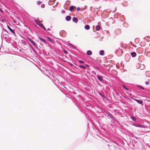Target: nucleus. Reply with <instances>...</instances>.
I'll list each match as a JSON object with an SVG mask.
<instances>
[{
  "instance_id": "nucleus-30",
  "label": "nucleus",
  "mask_w": 150,
  "mask_h": 150,
  "mask_svg": "<svg viewBox=\"0 0 150 150\" xmlns=\"http://www.w3.org/2000/svg\"><path fill=\"white\" fill-rule=\"evenodd\" d=\"M86 66L87 67L89 66L88 65H86Z\"/></svg>"
},
{
  "instance_id": "nucleus-18",
  "label": "nucleus",
  "mask_w": 150,
  "mask_h": 150,
  "mask_svg": "<svg viewBox=\"0 0 150 150\" xmlns=\"http://www.w3.org/2000/svg\"><path fill=\"white\" fill-rule=\"evenodd\" d=\"M132 119L134 121H136V119L134 116H132Z\"/></svg>"
},
{
  "instance_id": "nucleus-11",
  "label": "nucleus",
  "mask_w": 150,
  "mask_h": 150,
  "mask_svg": "<svg viewBox=\"0 0 150 150\" xmlns=\"http://www.w3.org/2000/svg\"><path fill=\"white\" fill-rule=\"evenodd\" d=\"M84 28L86 30H89L90 28V26L88 25H86L84 26Z\"/></svg>"
},
{
  "instance_id": "nucleus-20",
  "label": "nucleus",
  "mask_w": 150,
  "mask_h": 150,
  "mask_svg": "<svg viewBox=\"0 0 150 150\" xmlns=\"http://www.w3.org/2000/svg\"><path fill=\"white\" fill-rule=\"evenodd\" d=\"M123 87H124V88L125 89H126V90H128H128H129L126 87H125V86H124L123 85Z\"/></svg>"
},
{
  "instance_id": "nucleus-17",
  "label": "nucleus",
  "mask_w": 150,
  "mask_h": 150,
  "mask_svg": "<svg viewBox=\"0 0 150 150\" xmlns=\"http://www.w3.org/2000/svg\"><path fill=\"white\" fill-rule=\"evenodd\" d=\"M104 53V51L103 50H101L100 52V54L101 55H103Z\"/></svg>"
},
{
  "instance_id": "nucleus-13",
  "label": "nucleus",
  "mask_w": 150,
  "mask_h": 150,
  "mask_svg": "<svg viewBox=\"0 0 150 150\" xmlns=\"http://www.w3.org/2000/svg\"><path fill=\"white\" fill-rule=\"evenodd\" d=\"M87 54L88 55H90L92 54V52L90 50H88L87 51Z\"/></svg>"
},
{
  "instance_id": "nucleus-16",
  "label": "nucleus",
  "mask_w": 150,
  "mask_h": 150,
  "mask_svg": "<svg viewBox=\"0 0 150 150\" xmlns=\"http://www.w3.org/2000/svg\"><path fill=\"white\" fill-rule=\"evenodd\" d=\"M96 28L97 30L98 31L100 29V27L99 25H97L96 26Z\"/></svg>"
},
{
  "instance_id": "nucleus-3",
  "label": "nucleus",
  "mask_w": 150,
  "mask_h": 150,
  "mask_svg": "<svg viewBox=\"0 0 150 150\" xmlns=\"http://www.w3.org/2000/svg\"><path fill=\"white\" fill-rule=\"evenodd\" d=\"M47 40L52 44H54V41L52 39L49 37H47Z\"/></svg>"
},
{
  "instance_id": "nucleus-1",
  "label": "nucleus",
  "mask_w": 150,
  "mask_h": 150,
  "mask_svg": "<svg viewBox=\"0 0 150 150\" xmlns=\"http://www.w3.org/2000/svg\"><path fill=\"white\" fill-rule=\"evenodd\" d=\"M35 23L38 25H39L40 27L42 28L45 30H46V29L44 27L43 25L41 23V22L39 21L37 19L35 20Z\"/></svg>"
},
{
  "instance_id": "nucleus-4",
  "label": "nucleus",
  "mask_w": 150,
  "mask_h": 150,
  "mask_svg": "<svg viewBox=\"0 0 150 150\" xmlns=\"http://www.w3.org/2000/svg\"><path fill=\"white\" fill-rule=\"evenodd\" d=\"M7 27L8 28V29H9V30L11 33L15 34V33L14 30H13L12 29H11V28L9 26H8V25H7Z\"/></svg>"
},
{
  "instance_id": "nucleus-10",
  "label": "nucleus",
  "mask_w": 150,
  "mask_h": 150,
  "mask_svg": "<svg viewBox=\"0 0 150 150\" xmlns=\"http://www.w3.org/2000/svg\"><path fill=\"white\" fill-rule=\"evenodd\" d=\"M132 56L133 57H134L136 56V53L135 52H133L131 53Z\"/></svg>"
},
{
  "instance_id": "nucleus-25",
  "label": "nucleus",
  "mask_w": 150,
  "mask_h": 150,
  "mask_svg": "<svg viewBox=\"0 0 150 150\" xmlns=\"http://www.w3.org/2000/svg\"><path fill=\"white\" fill-rule=\"evenodd\" d=\"M145 84L146 85H149V83L148 81H146L145 82Z\"/></svg>"
},
{
  "instance_id": "nucleus-22",
  "label": "nucleus",
  "mask_w": 150,
  "mask_h": 150,
  "mask_svg": "<svg viewBox=\"0 0 150 150\" xmlns=\"http://www.w3.org/2000/svg\"><path fill=\"white\" fill-rule=\"evenodd\" d=\"M79 62L81 63V64H83L84 63V62H83V61H81V60H79Z\"/></svg>"
},
{
  "instance_id": "nucleus-24",
  "label": "nucleus",
  "mask_w": 150,
  "mask_h": 150,
  "mask_svg": "<svg viewBox=\"0 0 150 150\" xmlns=\"http://www.w3.org/2000/svg\"><path fill=\"white\" fill-rule=\"evenodd\" d=\"M45 6V5H44V4H42L41 5V7H42V8H44Z\"/></svg>"
},
{
  "instance_id": "nucleus-26",
  "label": "nucleus",
  "mask_w": 150,
  "mask_h": 150,
  "mask_svg": "<svg viewBox=\"0 0 150 150\" xmlns=\"http://www.w3.org/2000/svg\"><path fill=\"white\" fill-rule=\"evenodd\" d=\"M80 8L79 7H78L77 8V10L78 11H79L80 10Z\"/></svg>"
},
{
  "instance_id": "nucleus-6",
  "label": "nucleus",
  "mask_w": 150,
  "mask_h": 150,
  "mask_svg": "<svg viewBox=\"0 0 150 150\" xmlns=\"http://www.w3.org/2000/svg\"><path fill=\"white\" fill-rule=\"evenodd\" d=\"M65 19L67 21H69L71 20V17L69 16H68L66 17Z\"/></svg>"
},
{
  "instance_id": "nucleus-28",
  "label": "nucleus",
  "mask_w": 150,
  "mask_h": 150,
  "mask_svg": "<svg viewBox=\"0 0 150 150\" xmlns=\"http://www.w3.org/2000/svg\"><path fill=\"white\" fill-rule=\"evenodd\" d=\"M0 12H3L2 10H1V9H0Z\"/></svg>"
},
{
  "instance_id": "nucleus-7",
  "label": "nucleus",
  "mask_w": 150,
  "mask_h": 150,
  "mask_svg": "<svg viewBox=\"0 0 150 150\" xmlns=\"http://www.w3.org/2000/svg\"><path fill=\"white\" fill-rule=\"evenodd\" d=\"M39 39L40 40L42 41V42H43L44 43H46V40H45L43 39V38H42L41 37L39 38Z\"/></svg>"
},
{
  "instance_id": "nucleus-15",
  "label": "nucleus",
  "mask_w": 150,
  "mask_h": 150,
  "mask_svg": "<svg viewBox=\"0 0 150 150\" xmlns=\"http://www.w3.org/2000/svg\"><path fill=\"white\" fill-rule=\"evenodd\" d=\"M106 113L108 116L110 117H111L112 118V116L110 113L108 112H107Z\"/></svg>"
},
{
  "instance_id": "nucleus-2",
  "label": "nucleus",
  "mask_w": 150,
  "mask_h": 150,
  "mask_svg": "<svg viewBox=\"0 0 150 150\" xmlns=\"http://www.w3.org/2000/svg\"><path fill=\"white\" fill-rule=\"evenodd\" d=\"M27 39L29 42L32 44L35 47H36L37 46L35 42L30 38H28Z\"/></svg>"
},
{
  "instance_id": "nucleus-12",
  "label": "nucleus",
  "mask_w": 150,
  "mask_h": 150,
  "mask_svg": "<svg viewBox=\"0 0 150 150\" xmlns=\"http://www.w3.org/2000/svg\"><path fill=\"white\" fill-rule=\"evenodd\" d=\"M135 126H136V127H143V125H139V124H136L135 125Z\"/></svg>"
},
{
  "instance_id": "nucleus-29",
  "label": "nucleus",
  "mask_w": 150,
  "mask_h": 150,
  "mask_svg": "<svg viewBox=\"0 0 150 150\" xmlns=\"http://www.w3.org/2000/svg\"><path fill=\"white\" fill-rule=\"evenodd\" d=\"M50 30V29H49V28H47V30Z\"/></svg>"
},
{
  "instance_id": "nucleus-27",
  "label": "nucleus",
  "mask_w": 150,
  "mask_h": 150,
  "mask_svg": "<svg viewBox=\"0 0 150 150\" xmlns=\"http://www.w3.org/2000/svg\"><path fill=\"white\" fill-rule=\"evenodd\" d=\"M64 52L65 54H67V51L65 50H64Z\"/></svg>"
},
{
  "instance_id": "nucleus-23",
  "label": "nucleus",
  "mask_w": 150,
  "mask_h": 150,
  "mask_svg": "<svg viewBox=\"0 0 150 150\" xmlns=\"http://www.w3.org/2000/svg\"><path fill=\"white\" fill-rule=\"evenodd\" d=\"M42 2L40 1H38L37 2V4H41Z\"/></svg>"
},
{
  "instance_id": "nucleus-21",
  "label": "nucleus",
  "mask_w": 150,
  "mask_h": 150,
  "mask_svg": "<svg viewBox=\"0 0 150 150\" xmlns=\"http://www.w3.org/2000/svg\"><path fill=\"white\" fill-rule=\"evenodd\" d=\"M79 67L80 68H86V67L84 66H83L82 65L80 66Z\"/></svg>"
},
{
  "instance_id": "nucleus-14",
  "label": "nucleus",
  "mask_w": 150,
  "mask_h": 150,
  "mask_svg": "<svg viewBox=\"0 0 150 150\" xmlns=\"http://www.w3.org/2000/svg\"><path fill=\"white\" fill-rule=\"evenodd\" d=\"M135 100L140 104H142L143 103V102L142 100Z\"/></svg>"
},
{
  "instance_id": "nucleus-19",
  "label": "nucleus",
  "mask_w": 150,
  "mask_h": 150,
  "mask_svg": "<svg viewBox=\"0 0 150 150\" xmlns=\"http://www.w3.org/2000/svg\"><path fill=\"white\" fill-rule=\"evenodd\" d=\"M138 86V87H139L140 88H141L142 89H143V90L144 89V88L143 87H142V86Z\"/></svg>"
},
{
  "instance_id": "nucleus-9",
  "label": "nucleus",
  "mask_w": 150,
  "mask_h": 150,
  "mask_svg": "<svg viewBox=\"0 0 150 150\" xmlns=\"http://www.w3.org/2000/svg\"><path fill=\"white\" fill-rule=\"evenodd\" d=\"M97 78H98V80L99 81H103V79L101 76H99V75H97Z\"/></svg>"
},
{
  "instance_id": "nucleus-8",
  "label": "nucleus",
  "mask_w": 150,
  "mask_h": 150,
  "mask_svg": "<svg viewBox=\"0 0 150 150\" xmlns=\"http://www.w3.org/2000/svg\"><path fill=\"white\" fill-rule=\"evenodd\" d=\"M72 20H73V21H74L75 23H76L78 21V20L77 18L76 17L73 18L72 19Z\"/></svg>"
},
{
  "instance_id": "nucleus-5",
  "label": "nucleus",
  "mask_w": 150,
  "mask_h": 150,
  "mask_svg": "<svg viewBox=\"0 0 150 150\" xmlns=\"http://www.w3.org/2000/svg\"><path fill=\"white\" fill-rule=\"evenodd\" d=\"M76 8V7L75 6H71L69 7V10L70 11H72L74 9V8Z\"/></svg>"
}]
</instances>
